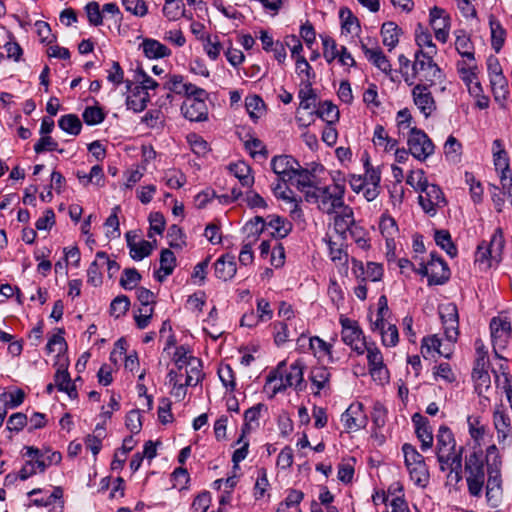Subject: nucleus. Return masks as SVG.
<instances>
[{
	"label": "nucleus",
	"instance_id": "28",
	"mask_svg": "<svg viewBox=\"0 0 512 512\" xmlns=\"http://www.w3.org/2000/svg\"><path fill=\"white\" fill-rule=\"evenodd\" d=\"M150 102V95L143 88L135 86L131 90V95L126 99L127 108L134 112H142Z\"/></svg>",
	"mask_w": 512,
	"mask_h": 512
},
{
	"label": "nucleus",
	"instance_id": "10",
	"mask_svg": "<svg viewBox=\"0 0 512 512\" xmlns=\"http://www.w3.org/2000/svg\"><path fill=\"white\" fill-rule=\"evenodd\" d=\"M407 145L410 154L419 161L426 160L434 153V144L428 135L418 129L412 128L407 138Z\"/></svg>",
	"mask_w": 512,
	"mask_h": 512
},
{
	"label": "nucleus",
	"instance_id": "45",
	"mask_svg": "<svg viewBox=\"0 0 512 512\" xmlns=\"http://www.w3.org/2000/svg\"><path fill=\"white\" fill-rule=\"evenodd\" d=\"M58 126L71 135H78L81 132L82 124L79 117L75 114L61 116L58 120Z\"/></svg>",
	"mask_w": 512,
	"mask_h": 512
},
{
	"label": "nucleus",
	"instance_id": "19",
	"mask_svg": "<svg viewBox=\"0 0 512 512\" xmlns=\"http://www.w3.org/2000/svg\"><path fill=\"white\" fill-rule=\"evenodd\" d=\"M430 24L434 30L435 38L445 43L449 36L450 16L444 9L435 6L430 10Z\"/></svg>",
	"mask_w": 512,
	"mask_h": 512
},
{
	"label": "nucleus",
	"instance_id": "5",
	"mask_svg": "<svg viewBox=\"0 0 512 512\" xmlns=\"http://www.w3.org/2000/svg\"><path fill=\"white\" fill-rule=\"evenodd\" d=\"M505 245L503 231L497 228L489 242L482 241L475 252V263L481 270L492 267L493 262L499 263L502 259V252Z\"/></svg>",
	"mask_w": 512,
	"mask_h": 512
},
{
	"label": "nucleus",
	"instance_id": "18",
	"mask_svg": "<svg viewBox=\"0 0 512 512\" xmlns=\"http://www.w3.org/2000/svg\"><path fill=\"white\" fill-rule=\"evenodd\" d=\"M414 104L425 118L430 117L436 110V102L426 84H417L412 89Z\"/></svg>",
	"mask_w": 512,
	"mask_h": 512
},
{
	"label": "nucleus",
	"instance_id": "3",
	"mask_svg": "<svg viewBox=\"0 0 512 512\" xmlns=\"http://www.w3.org/2000/svg\"><path fill=\"white\" fill-rule=\"evenodd\" d=\"M345 195V186L339 183H333L316 188L315 192H307L306 201L317 204V208L324 214L332 215L339 208L343 207Z\"/></svg>",
	"mask_w": 512,
	"mask_h": 512
},
{
	"label": "nucleus",
	"instance_id": "40",
	"mask_svg": "<svg viewBox=\"0 0 512 512\" xmlns=\"http://www.w3.org/2000/svg\"><path fill=\"white\" fill-rule=\"evenodd\" d=\"M185 370V385L196 386L203 378L201 361L198 358L190 359Z\"/></svg>",
	"mask_w": 512,
	"mask_h": 512
},
{
	"label": "nucleus",
	"instance_id": "52",
	"mask_svg": "<svg viewBox=\"0 0 512 512\" xmlns=\"http://www.w3.org/2000/svg\"><path fill=\"white\" fill-rule=\"evenodd\" d=\"M140 280L141 275L135 268H127L123 271L120 285L126 290H131L137 286Z\"/></svg>",
	"mask_w": 512,
	"mask_h": 512
},
{
	"label": "nucleus",
	"instance_id": "25",
	"mask_svg": "<svg viewBox=\"0 0 512 512\" xmlns=\"http://www.w3.org/2000/svg\"><path fill=\"white\" fill-rule=\"evenodd\" d=\"M215 276L223 281L232 279L237 271L235 257L231 254L222 255L214 264Z\"/></svg>",
	"mask_w": 512,
	"mask_h": 512
},
{
	"label": "nucleus",
	"instance_id": "17",
	"mask_svg": "<svg viewBox=\"0 0 512 512\" xmlns=\"http://www.w3.org/2000/svg\"><path fill=\"white\" fill-rule=\"evenodd\" d=\"M476 353L477 357L472 371V377L478 383V386H485V388L488 389L490 387V376L487 370L489 360L487 351L484 350V346L480 341H476Z\"/></svg>",
	"mask_w": 512,
	"mask_h": 512
},
{
	"label": "nucleus",
	"instance_id": "4",
	"mask_svg": "<svg viewBox=\"0 0 512 512\" xmlns=\"http://www.w3.org/2000/svg\"><path fill=\"white\" fill-rule=\"evenodd\" d=\"M417 175L416 190L421 192L418 197L419 205L426 214L434 216L439 208L446 205L445 196L439 186L428 183L423 170H418Z\"/></svg>",
	"mask_w": 512,
	"mask_h": 512
},
{
	"label": "nucleus",
	"instance_id": "15",
	"mask_svg": "<svg viewBox=\"0 0 512 512\" xmlns=\"http://www.w3.org/2000/svg\"><path fill=\"white\" fill-rule=\"evenodd\" d=\"M333 225L335 231L343 238H346V233L349 231L352 237H355V219L353 209L344 205L334 212Z\"/></svg>",
	"mask_w": 512,
	"mask_h": 512
},
{
	"label": "nucleus",
	"instance_id": "1",
	"mask_svg": "<svg viewBox=\"0 0 512 512\" xmlns=\"http://www.w3.org/2000/svg\"><path fill=\"white\" fill-rule=\"evenodd\" d=\"M502 459L496 445H490L483 456L481 449H474L465 457V474L468 491L473 497H480L483 492L485 477L486 501L492 508L502 503L503 488L501 477Z\"/></svg>",
	"mask_w": 512,
	"mask_h": 512
},
{
	"label": "nucleus",
	"instance_id": "48",
	"mask_svg": "<svg viewBox=\"0 0 512 512\" xmlns=\"http://www.w3.org/2000/svg\"><path fill=\"white\" fill-rule=\"evenodd\" d=\"M266 226L267 223L261 216H256L248 221L244 227V230L248 232L247 239L255 242Z\"/></svg>",
	"mask_w": 512,
	"mask_h": 512
},
{
	"label": "nucleus",
	"instance_id": "60",
	"mask_svg": "<svg viewBox=\"0 0 512 512\" xmlns=\"http://www.w3.org/2000/svg\"><path fill=\"white\" fill-rule=\"evenodd\" d=\"M122 4L126 11L135 16L143 17L147 14V6L144 0H122Z\"/></svg>",
	"mask_w": 512,
	"mask_h": 512
},
{
	"label": "nucleus",
	"instance_id": "44",
	"mask_svg": "<svg viewBox=\"0 0 512 512\" xmlns=\"http://www.w3.org/2000/svg\"><path fill=\"white\" fill-rule=\"evenodd\" d=\"M489 24L491 30V45L498 53L504 44L506 32L500 22L494 18H490Z\"/></svg>",
	"mask_w": 512,
	"mask_h": 512
},
{
	"label": "nucleus",
	"instance_id": "8",
	"mask_svg": "<svg viewBox=\"0 0 512 512\" xmlns=\"http://www.w3.org/2000/svg\"><path fill=\"white\" fill-rule=\"evenodd\" d=\"M342 341L351 347L357 354L362 355L367 349V342L357 321L343 315L340 316Z\"/></svg>",
	"mask_w": 512,
	"mask_h": 512
},
{
	"label": "nucleus",
	"instance_id": "64",
	"mask_svg": "<svg viewBox=\"0 0 512 512\" xmlns=\"http://www.w3.org/2000/svg\"><path fill=\"white\" fill-rule=\"evenodd\" d=\"M211 504V495L208 491L198 494L192 502L193 512H206Z\"/></svg>",
	"mask_w": 512,
	"mask_h": 512
},
{
	"label": "nucleus",
	"instance_id": "57",
	"mask_svg": "<svg viewBox=\"0 0 512 512\" xmlns=\"http://www.w3.org/2000/svg\"><path fill=\"white\" fill-rule=\"evenodd\" d=\"M152 249V244L149 241L142 240L140 242H137L135 246L131 247L129 251L132 259L140 261L145 257L149 256L152 252Z\"/></svg>",
	"mask_w": 512,
	"mask_h": 512
},
{
	"label": "nucleus",
	"instance_id": "61",
	"mask_svg": "<svg viewBox=\"0 0 512 512\" xmlns=\"http://www.w3.org/2000/svg\"><path fill=\"white\" fill-rule=\"evenodd\" d=\"M164 180L166 185L172 189H179L186 183L185 175L175 170L166 172Z\"/></svg>",
	"mask_w": 512,
	"mask_h": 512
},
{
	"label": "nucleus",
	"instance_id": "31",
	"mask_svg": "<svg viewBox=\"0 0 512 512\" xmlns=\"http://www.w3.org/2000/svg\"><path fill=\"white\" fill-rule=\"evenodd\" d=\"M440 347L441 340L437 335L427 336L422 339L421 353L424 358L433 356L434 353H437L445 358H450L452 353L451 349L445 348L444 351H442Z\"/></svg>",
	"mask_w": 512,
	"mask_h": 512
},
{
	"label": "nucleus",
	"instance_id": "56",
	"mask_svg": "<svg viewBox=\"0 0 512 512\" xmlns=\"http://www.w3.org/2000/svg\"><path fill=\"white\" fill-rule=\"evenodd\" d=\"M101 268H103L101 260L95 258L87 270V282L95 287L102 283Z\"/></svg>",
	"mask_w": 512,
	"mask_h": 512
},
{
	"label": "nucleus",
	"instance_id": "33",
	"mask_svg": "<svg viewBox=\"0 0 512 512\" xmlns=\"http://www.w3.org/2000/svg\"><path fill=\"white\" fill-rule=\"evenodd\" d=\"M455 48L457 52L469 61H474V46L469 35L464 30L455 31Z\"/></svg>",
	"mask_w": 512,
	"mask_h": 512
},
{
	"label": "nucleus",
	"instance_id": "24",
	"mask_svg": "<svg viewBox=\"0 0 512 512\" xmlns=\"http://www.w3.org/2000/svg\"><path fill=\"white\" fill-rule=\"evenodd\" d=\"M315 178L316 177L309 170L302 168L298 163L291 183L294 184L301 193H303L304 198L306 199L307 192H315L316 188L319 187Z\"/></svg>",
	"mask_w": 512,
	"mask_h": 512
},
{
	"label": "nucleus",
	"instance_id": "21",
	"mask_svg": "<svg viewBox=\"0 0 512 512\" xmlns=\"http://www.w3.org/2000/svg\"><path fill=\"white\" fill-rule=\"evenodd\" d=\"M298 162L291 156L279 155L271 160V168L282 182H292Z\"/></svg>",
	"mask_w": 512,
	"mask_h": 512
},
{
	"label": "nucleus",
	"instance_id": "6",
	"mask_svg": "<svg viewBox=\"0 0 512 512\" xmlns=\"http://www.w3.org/2000/svg\"><path fill=\"white\" fill-rule=\"evenodd\" d=\"M402 450L410 479L418 486H426L429 472L424 457L411 444H404Z\"/></svg>",
	"mask_w": 512,
	"mask_h": 512
},
{
	"label": "nucleus",
	"instance_id": "50",
	"mask_svg": "<svg viewBox=\"0 0 512 512\" xmlns=\"http://www.w3.org/2000/svg\"><path fill=\"white\" fill-rule=\"evenodd\" d=\"M340 18L342 20V30L347 33H357L360 29L358 19L348 9L340 10Z\"/></svg>",
	"mask_w": 512,
	"mask_h": 512
},
{
	"label": "nucleus",
	"instance_id": "27",
	"mask_svg": "<svg viewBox=\"0 0 512 512\" xmlns=\"http://www.w3.org/2000/svg\"><path fill=\"white\" fill-rule=\"evenodd\" d=\"M164 88L175 94L187 97L200 87H197L192 83H185L182 75L174 74L169 77Z\"/></svg>",
	"mask_w": 512,
	"mask_h": 512
},
{
	"label": "nucleus",
	"instance_id": "23",
	"mask_svg": "<svg viewBox=\"0 0 512 512\" xmlns=\"http://www.w3.org/2000/svg\"><path fill=\"white\" fill-rule=\"evenodd\" d=\"M412 422L415 426V433L421 441L422 450L425 451L431 448L433 445V433L428 419L419 413H415L412 416Z\"/></svg>",
	"mask_w": 512,
	"mask_h": 512
},
{
	"label": "nucleus",
	"instance_id": "42",
	"mask_svg": "<svg viewBox=\"0 0 512 512\" xmlns=\"http://www.w3.org/2000/svg\"><path fill=\"white\" fill-rule=\"evenodd\" d=\"M373 143L376 146L383 147L385 151H391L397 146V140L389 137L382 125H377L374 129Z\"/></svg>",
	"mask_w": 512,
	"mask_h": 512
},
{
	"label": "nucleus",
	"instance_id": "51",
	"mask_svg": "<svg viewBox=\"0 0 512 512\" xmlns=\"http://www.w3.org/2000/svg\"><path fill=\"white\" fill-rule=\"evenodd\" d=\"M82 117L87 125H97L104 121L105 114L98 106H88L85 108Z\"/></svg>",
	"mask_w": 512,
	"mask_h": 512
},
{
	"label": "nucleus",
	"instance_id": "30",
	"mask_svg": "<svg viewBox=\"0 0 512 512\" xmlns=\"http://www.w3.org/2000/svg\"><path fill=\"white\" fill-rule=\"evenodd\" d=\"M262 409H265V405L259 403L245 411L244 425L242 427V433L236 443L242 442L244 439V436L247 433H250L251 430H253L255 427H258V425H259L258 421H259L260 412Z\"/></svg>",
	"mask_w": 512,
	"mask_h": 512
},
{
	"label": "nucleus",
	"instance_id": "14",
	"mask_svg": "<svg viewBox=\"0 0 512 512\" xmlns=\"http://www.w3.org/2000/svg\"><path fill=\"white\" fill-rule=\"evenodd\" d=\"M361 49L365 57L373 65H375L382 72L388 74L391 72V64L387 57L384 55L381 48L378 46L377 41L367 38V41H361Z\"/></svg>",
	"mask_w": 512,
	"mask_h": 512
},
{
	"label": "nucleus",
	"instance_id": "29",
	"mask_svg": "<svg viewBox=\"0 0 512 512\" xmlns=\"http://www.w3.org/2000/svg\"><path fill=\"white\" fill-rule=\"evenodd\" d=\"M176 267V257L169 249H163L160 254V269L155 272L154 276L159 282L171 275Z\"/></svg>",
	"mask_w": 512,
	"mask_h": 512
},
{
	"label": "nucleus",
	"instance_id": "12",
	"mask_svg": "<svg viewBox=\"0 0 512 512\" xmlns=\"http://www.w3.org/2000/svg\"><path fill=\"white\" fill-rule=\"evenodd\" d=\"M365 351L367 352L368 369L372 378L379 383L386 382L389 379V372L384 364L380 349L375 343H368Z\"/></svg>",
	"mask_w": 512,
	"mask_h": 512
},
{
	"label": "nucleus",
	"instance_id": "35",
	"mask_svg": "<svg viewBox=\"0 0 512 512\" xmlns=\"http://www.w3.org/2000/svg\"><path fill=\"white\" fill-rule=\"evenodd\" d=\"M55 386L59 391L66 392L72 399L77 397L75 384L71 381L67 369H58L54 376Z\"/></svg>",
	"mask_w": 512,
	"mask_h": 512
},
{
	"label": "nucleus",
	"instance_id": "43",
	"mask_svg": "<svg viewBox=\"0 0 512 512\" xmlns=\"http://www.w3.org/2000/svg\"><path fill=\"white\" fill-rule=\"evenodd\" d=\"M436 244L441 247L450 257L457 255V248L452 242L451 235L448 230H436L434 233Z\"/></svg>",
	"mask_w": 512,
	"mask_h": 512
},
{
	"label": "nucleus",
	"instance_id": "7",
	"mask_svg": "<svg viewBox=\"0 0 512 512\" xmlns=\"http://www.w3.org/2000/svg\"><path fill=\"white\" fill-rule=\"evenodd\" d=\"M208 93L199 88L191 95L187 96L181 105L183 116L191 122H202L208 118V108L206 100Z\"/></svg>",
	"mask_w": 512,
	"mask_h": 512
},
{
	"label": "nucleus",
	"instance_id": "36",
	"mask_svg": "<svg viewBox=\"0 0 512 512\" xmlns=\"http://www.w3.org/2000/svg\"><path fill=\"white\" fill-rule=\"evenodd\" d=\"M230 171L240 181L244 187H250L254 183V177L251 174V167L243 161L231 164Z\"/></svg>",
	"mask_w": 512,
	"mask_h": 512
},
{
	"label": "nucleus",
	"instance_id": "63",
	"mask_svg": "<svg viewBox=\"0 0 512 512\" xmlns=\"http://www.w3.org/2000/svg\"><path fill=\"white\" fill-rule=\"evenodd\" d=\"M461 143L452 135H450L444 145V153L446 158L456 160L461 153Z\"/></svg>",
	"mask_w": 512,
	"mask_h": 512
},
{
	"label": "nucleus",
	"instance_id": "58",
	"mask_svg": "<svg viewBox=\"0 0 512 512\" xmlns=\"http://www.w3.org/2000/svg\"><path fill=\"white\" fill-rule=\"evenodd\" d=\"M382 344L386 347H394L399 341V334L396 325L389 323L380 333Z\"/></svg>",
	"mask_w": 512,
	"mask_h": 512
},
{
	"label": "nucleus",
	"instance_id": "46",
	"mask_svg": "<svg viewBox=\"0 0 512 512\" xmlns=\"http://www.w3.org/2000/svg\"><path fill=\"white\" fill-rule=\"evenodd\" d=\"M316 114L327 124H334L339 120V109L329 101H324L316 111Z\"/></svg>",
	"mask_w": 512,
	"mask_h": 512
},
{
	"label": "nucleus",
	"instance_id": "38",
	"mask_svg": "<svg viewBox=\"0 0 512 512\" xmlns=\"http://www.w3.org/2000/svg\"><path fill=\"white\" fill-rule=\"evenodd\" d=\"M281 189V184L278 183L276 187L274 188V193L277 198L282 199L287 204H293V210H289V213L292 218H300L302 216V210L299 207L300 199H297L293 191L290 189H287L285 191H279Z\"/></svg>",
	"mask_w": 512,
	"mask_h": 512
},
{
	"label": "nucleus",
	"instance_id": "59",
	"mask_svg": "<svg viewBox=\"0 0 512 512\" xmlns=\"http://www.w3.org/2000/svg\"><path fill=\"white\" fill-rule=\"evenodd\" d=\"M64 330L58 329V333L54 334L48 341L46 349L49 353L57 352L61 353L67 347L65 339L63 337Z\"/></svg>",
	"mask_w": 512,
	"mask_h": 512
},
{
	"label": "nucleus",
	"instance_id": "37",
	"mask_svg": "<svg viewBox=\"0 0 512 512\" xmlns=\"http://www.w3.org/2000/svg\"><path fill=\"white\" fill-rule=\"evenodd\" d=\"M331 373L330 371L323 366H318L312 368L309 379L312 382V385L316 387L317 391L315 394H318L320 390L325 389L329 386Z\"/></svg>",
	"mask_w": 512,
	"mask_h": 512
},
{
	"label": "nucleus",
	"instance_id": "55",
	"mask_svg": "<svg viewBox=\"0 0 512 512\" xmlns=\"http://www.w3.org/2000/svg\"><path fill=\"white\" fill-rule=\"evenodd\" d=\"M296 72L301 78V82H310L311 79L315 76L314 72L312 71V67L304 56L296 57Z\"/></svg>",
	"mask_w": 512,
	"mask_h": 512
},
{
	"label": "nucleus",
	"instance_id": "32",
	"mask_svg": "<svg viewBox=\"0 0 512 512\" xmlns=\"http://www.w3.org/2000/svg\"><path fill=\"white\" fill-rule=\"evenodd\" d=\"M401 34L402 30L396 23L389 21L382 24V42L386 47H388L389 51L397 46Z\"/></svg>",
	"mask_w": 512,
	"mask_h": 512
},
{
	"label": "nucleus",
	"instance_id": "16",
	"mask_svg": "<svg viewBox=\"0 0 512 512\" xmlns=\"http://www.w3.org/2000/svg\"><path fill=\"white\" fill-rule=\"evenodd\" d=\"M304 365L301 361L297 360L292 363L285 373L280 375V384L274 386V392H281L286 390L288 387H294L295 389L302 390Z\"/></svg>",
	"mask_w": 512,
	"mask_h": 512
},
{
	"label": "nucleus",
	"instance_id": "54",
	"mask_svg": "<svg viewBox=\"0 0 512 512\" xmlns=\"http://www.w3.org/2000/svg\"><path fill=\"white\" fill-rule=\"evenodd\" d=\"M322 44H323V56L328 63L334 61L339 51L337 50V44L335 40L328 35H321Z\"/></svg>",
	"mask_w": 512,
	"mask_h": 512
},
{
	"label": "nucleus",
	"instance_id": "62",
	"mask_svg": "<svg viewBox=\"0 0 512 512\" xmlns=\"http://www.w3.org/2000/svg\"><path fill=\"white\" fill-rule=\"evenodd\" d=\"M433 375L436 379H441L446 383H452L456 380L455 374L448 363H440L436 366Z\"/></svg>",
	"mask_w": 512,
	"mask_h": 512
},
{
	"label": "nucleus",
	"instance_id": "13",
	"mask_svg": "<svg viewBox=\"0 0 512 512\" xmlns=\"http://www.w3.org/2000/svg\"><path fill=\"white\" fill-rule=\"evenodd\" d=\"M491 337L495 354L499 349H504L511 337V323L506 318L495 317L490 323Z\"/></svg>",
	"mask_w": 512,
	"mask_h": 512
},
{
	"label": "nucleus",
	"instance_id": "53",
	"mask_svg": "<svg viewBox=\"0 0 512 512\" xmlns=\"http://www.w3.org/2000/svg\"><path fill=\"white\" fill-rule=\"evenodd\" d=\"M130 307V300L125 295L117 296L110 305V313L115 318L123 316Z\"/></svg>",
	"mask_w": 512,
	"mask_h": 512
},
{
	"label": "nucleus",
	"instance_id": "34",
	"mask_svg": "<svg viewBox=\"0 0 512 512\" xmlns=\"http://www.w3.org/2000/svg\"><path fill=\"white\" fill-rule=\"evenodd\" d=\"M142 48L144 54L151 59L164 58L171 54L168 47L154 39H145Z\"/></svg>",
	"mask_w": 512,
	"mask_h": 512
},
{
	"label": "nucleus",
	"instance_id": "49",
	"mask_svg": "<svg viewBox=\"0 0 512 512\" xmlns=\"http://www.w3.org/2000/svg\"><path fill=\"white\" fill-rule=\"evenodd\" d=\"M290 323L289 322H274V342L277 346H281L286 343L291 337L290 331Z\"/></svg>",
	"mask_w": 512,
	"mask_h": 512
},
{
	"label": "nucleus",
	"instance_id": "9",
	"mask_svg": "<svg viewBox=\"0 0 512 512\" xmlns=\"http://www.w3.org/2000/svg\"><path fill=\"white\" fill-rule=\"evenodd\" d=\"M433 55L425 53L423 50L415 53V60L412 65L413 77L431 84L441 77L440 68L432 59Z\"/></svg>",
	"mask_w": 512,
	"mask_h": 512
},
{
	"label": "nucleus",
	"instance_id": "41",
	"mask_svg": "<svg viewBox=\"0 0 512 512\" xmlns=\"http://www.w3.org/2000/svg\"><path fill=\"white\" fill-rule=\"evenodd\" d=\"M326 243L328 245L330 259L335 263V265L347 268L349 256L343 249V244H338L330 239L327 240Z\"/></svg>",
	"mask_w": 512,
	"mask_h": 512
},
{
	"label": "nucleus",
	"instance_id": "22",
	"mask_svg": "<svg viewBox=\"0 0 512 512\" xmlns=\"http://www.w3.org/2000/svg\"><path fill=\"white\" fill-rule=\"evenodd\" d=\"M361 403L351 404L341 416V421L348 431H357L367 424V417Z\"/></svg>",
	"mask_w": 512,
	"mask_h": 512
},
{
	"label": "nucleus",
	"instance_id": "11",
	"mask_svg": "<svg viewBox=\"0 0 512 512\" xmlns=\"http://www.w3.org/2000/svg\"><path fill=\"white\" fill-rule=\"evenodd\" d=\"M430 261L423 266V276L428 277L429 285H442L449 280L450 270L447 263L436 254H430Z\"/></svg>",
	"mask_w": 512,
	"mask_h": 512
},
{
	"label": "nucleus",
	"instance_id": "47",
	"mask_svg": "<svg viewBox=\"0 0 512 512\" xmlns=\"http://www.w3.org/2000/svg\"><path fill=\"white\" fill-rule=\"evenodd\" d=\"M164 15L171 21L185 16V7L181 0H166L163 7Z\"/></svg>",
	"mask_w": 512,
	"mask_h": 512
},
{
	"label": "nucleus",
	"instance_id": "39",
	"mask_svg": "<svg viewBox=\"0 0 512 512\" xmlns=\"http://www.w3.org/2000/svg\"><path fill=\"white\" fill-rule=\"evenodd\" d=\"M267 226L270 227L272 235L276 238H285L292 231V224L280 216H269Z\"/></svg>",
	"mask_w": 512,
	"mask_h": 512
},
{
	"label": "nucleus",
	"instance_id": "26",
	"mask_svg": "<svg viewBox=\"0 0 512 512\" xmlns=\"http://www.w3.org/2000/svg\"><path fill=\"white\" fill-rule=\"evenodd\" d=\"M476 68V66H468L465 61L458 62L457 64L458 72L461 75V79L468 86L469 92L477 95L482 89L476 76Z\"/></svg>",
	"mask_w": 512,
	"mask_h": 512
},
{
	"label": "nucleus",
	"instance_id": "2",
	"mask_svg": "<svg viewBox=\"0 0 512 512\" xmlns=\"http://www.w3.org/2000/svg\"><path fill=\"white\" fill-rule=\"evenodd\" d=\"M436 441V455L440 469L442 471L458 472L462 466L463 448L456 449V441L450 428L445 425L440 426L436 435Z\"/></svg>",
	"mask_w": 512,
	"mask_h": 512
},
{
	"label": "nucleus",
	"instance_id": "20",
	"mask_svg": "<svg viewBox=\"0 0 512 512\" xmlns=\"http://www.w3.org/2000/svg\"><path fill=\"white\" fill-rule=\"evenodd\" d=\"M493 422L497 432V441L502 448L512 444V427L509 415L503 410L497 409L493 415Z\"/></svg>",
	"mask_w": 512,
	"mask_h": 512
}]
</instances>
